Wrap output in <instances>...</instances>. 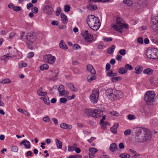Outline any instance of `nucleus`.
<instances>
[{
    "mask_svg": "<svg viewBox=\"0 0 158 158\" xmlns=\"http://www.w3.org/2000/svg\"><path fill=\"white\" fill-rule=\"evenodd\" d=\"M23 145L25 148H29L31 146L30 142L26 140H24L20 143V145Z\"/></svg>",
    "mask_w": 158,
    "mask_h": 158,
    "instance_id": "17",
    "label": "nucleus"
},
{
    "mask_svg": "<svg viewBox=\"0 0 158 158\" xmlns=\"http://www.w3.org/2000/svg\"><path fill=\"white\" fill-rule=\"evenodd\" d=\"M81 35L85 40L87 42H90L93 40V36L89 33L88 31L87 30L82 32Z\"/></svg>",
    "mask_w": 158,
    "mask_h": 158,
    "instance_id": "10",
    "label": "nucleus"
},
{
    "mask_svg": "<svg viewBox=\"0 0 158 158\" xmlns=\"http://www.w3.org/2000/svg\"><path fill=\"white\" fill-rule=\"evenodd\" d=\"M156 94L153 91L146 92L144 95V100L147 104H150L155 101Z\"/></svg>",
    "mask_w": 158,
    "mask_h": 158,
    "instance_id": "6",
    "label": "nucleus"
},
{
    "mask_svg": "<svg viewBox=\"0 0 158 158\" xmlns=\"http://www.w3.org/2000/svg\"><path fill=\"white\" fill-rule=\"evenodd\" d=\"M86 113L88 115L95 118H98L103 115L102 111L94 109L87 110L86 111Z\"/></svg>",
    "mask_w": 158,
    "mask_h": 158,
    "instance_id": "7",
    "label": "nucleus"
},
{
    "mask_svg": "<svg viewBox=\"0 0 158 158\" xmlns=\"http://www.w3.org/2000/svg\"><path fill=\"white\" fill-rule=\"evenodd\" d=\"M60 127L63 129H70L72 128V126L71 125H67L65 123H61Z\"/></svg>",
    "mask_w": 158,
    "mask_h": 158,
    "instance_id": "21",
    "label": "nucleus"
},
{
    "mask_svg": "<svg viewBox=\"0 0 158 158\" xmlns=\"http://www.w3.org/2000/svg\"><path fill=\"white\" fill-rule=\"evenodd\" d=\"M37 33L35 32H31L28 33L26 35L27 40L26 44L30 49H32L33 44L37 38Z\"/></svg>",
    "mask_w": 158,
    "mask_h": 158,
    "instance_id": "3",
    "label": "nucleus"
},
{
    "mask_svg": "<svg viewBox=\"0 0 158 158\" xmlns=\"http://www.w3.org/2000/svg\"><path fill=\"white\" fill-rule=\"evenodd\" d=\"M124 3L126 4L127 5L129 6H131L132 4V2L130 0H124L123 1Z\"/></svg>",
    "mask_w": 158,
    "mask_h": 158,
    "instance_id": "34",
    "label": "nucleus"
},
{
    "mask_svg": "<svg viewBox=\"0 0 158 158\" xmlns=\"http://www.w3.org/2000/svg\"><path fill=\"white\" fill-rule=\"evenodd\" d=\"M86 68L87 71L90 72L91 73L93 74H95V71L92 65L90 64L87 65Z\"/></svg>",
    "mask_w": 158,
    "mask_h": 158,
    "instance_id": "19",
    "label": "nucleus"
},
{
    "mask_svg": "<svg viewBox=\"0 0 158 158\" xmlns=\"http://www.w3.org/2000/svg\"><path fill=\"white\" fill-rule=\"evenodd\" d=\"M119 53L121 55L124 56L126 54V50L124 49H122L119 51Z\"/></svg>",
    "mask_w": 158,
    "mask_h": 158,
    "instance_id": "41",
    "label": "nucleus"
},
{
    "mask_svg": "<svg viewBox=\"0 0 158 158\" xmlns=\"http://www.w3.org/2000/svg\"><path fill=\"white\" fill-rule=\"evenodd\" d=\"M137 135L141 138H145L151 137V132L149 130L143 127H137L134 129Z\"/></svg>",
    "mask_w": 158,
    "mask_h": 158,
    "instance_id": "4",
    "label": "nucleus"
},
{
    "mask_svg": "<svg viewBox=\"0 0 158 158\" xmlns=\"http://www.w3.org/2000/svg\"><path fill=\"white\" fill-rule=\"evenodd\" d=\"M52 120L55 125H56L58 123V121L57 119L55 118H52Z\"/></svg>",
    "mask_w": 158,
    "mask_h": 158,
    "instance_id": "62",
    "label": "nucleus"
},
{
    "mask_svg": "<svg viewBox=\"0 0 158 158\" xmlns=\"http://www.w3.org/2000/svg\"><path fill=\"white\" fill-rule=\"evenodd\" d=\"M110 148L111 151L114 152L117 148L116 144L115 143L111 144L110 146Z\"/></svg>",
    "mask_w": 158,
    "mask_h": 158,
    "instance_id": "25",
    "label": "nucleus"
},
{
    "mask_svg": "<svg viewBox=\"0 0 158 158\" xmlns=\"http://www.w3.org/2000/svg\"><path fill=\"white\" fill-rule=\"evenodd\" d=\"M128 118L130 120H132L135 118V116L132 114H129L127 116Z\"/></svg>",
    "mask_w": 158,
    "mask_h": 158,
    "instance_id": "54",
    "label": "nucleus"
},
{
    "mask_svg": "<svg viewBox=\"0 0 158 158\" xmlns=\"http://www.w3.org/2000/svg\"><path fill=\"white\" fill-rule=\"evenodd\" d=\"M70 9V6L69 5H66L64 7V10L65 12H69Z\"/></svg>",
    "mask_w": 158,
    "mask_h": 158,
    "instance_id": "36",
    "label": "nucleus"
},
{
    "mask_svg": "<svg viewBox=\"0 0 158 158\" xmlns=\"http://www.w3.org/2000/svg\"><path fill=\"white\" fill-rule=\"evenodd\" d=\"M79 62L76 60H73L72 61V64L73 65H76L79 64Z\"/></svg>",
    "mask_w": 158,
    "mask_h": 158,
    "instance_id": "59",
    "label": "nucleus"
},
{
    "mask_svg": "<svg viewBox=\"0 0 158 158\" xmlns=\"http://www.w3.org/2000/svg\"><path fill=\"white\" fill-rule=\"evenodd\" d=\"M125 68L127 69H128L129 70H131L133 69L132 66L129 64H126L125 66Z\"/></svg>",
    "mask_w": 158,
    "mask_h": 158,
    "instance_id": "42",
    "label": "nucleus"
},
{
    "mask_svg": "<svg viewBox=\"0 0 158 158\" xmlns=\"http://www.w3.org/2000/svg\"><path fill=\"white\" fill-rule=\"evenodd\" d=\"M68 150L69 152H73L75 150L73 148L72 146H68Z\"/></svg>",
    "mask_w": 158,
    "mask_h": 158,
    "instance_id": "50",
    "label": "nucleus"
},
{
    "mask_svg": "<svg viewBox=\"0 0 158 158\" xmlns=\"http://www.w3.org/2000/svg\"><path fill=\"white\" fill-rule=\"evenodd\" d=\"M88 153L89 158H93L95 156V154L98 152V149L95 148H91L89 149Z\"/></svg>",
    "mask_w": 158,
    "mask_h": 158,
    "instance_id": "13",
    "label": "nucleus"
},
{
    "mask_svg": "<svg viewBox=\"0 0 158 158\" xmlns=\"http://www.w3.org/2000/svg\"><path fill=\"white\" fill-rule=\"evenodd\" d=\"M67 85L71 90H73V89H74V85L71 83L67 84Z\"/></svg>",
    "mask_w": 158,
    "mask_h": 158,
    "instance_id": "46",
    "label": "nucleus"
},
{
    "mask_svg": "<svg viewBox=\"0 0 158 158\" xmlns=\"http://www.w3.org/2000/svg\"><path fill=\"white\" fill-rule=\"evenodd\" d=\"M33 5L31 3H29L27 4V6L28 9L29 10L30 7H32L33 6Z\"/></svg>",
    "mask_w": 158,
    "mask_h": 158,
    "instance_id": "57",
    "label": "nucleus"
},
{
    "mask_svg": "<svg viewBox=\"0 0 158 158\" xmlns=\"http://www.w3.org/2000/svg\"><path fill=\"white\" fill-rule=\"evenodd\" d=\"M107 75L109 77L115 76L117 75V73H113L112 70H110L106 73Z\"/></svg>",
    "mask_w": 158,
    "mask_h": 158,
    "instance_id": "30",
    "label": "nucleus"
},
{
    "mask_svg": "<svg viewBox=\"0 0 158 158\" xmlns=\"http://www.w3.org/2000/svg\"><path fill=\"white\" fill-rule=\"evenodd\" d=\"M43 10L44 12L48 15L52 14L53 10L52 8L49 5H46L44 6Z\"/></svg>",
    "mask_w": 158,
    "mask_h": 158,
    "instance_id": "12",
    "label": "nucleus"
},
{
    "mask_svg": "<svg viewBox=\"0 0 158 158\" xmlns=\"http://www.w3.org/2000/svg\"><path fill=\"white\" fill-rule=\"evenodd\" d=\"M115 48V46L114 45H111L109 48L107 49V53L109 54H111L114 51Z\"/></svg>",
    "mask_w": 158,
    "mask_h": 158,
    "instance_id": "28",
    "label": "nucleus"
},
{
    "mask_svg": "<svg viewBox=\"0 0 158 158\" xmlns=\"http://www.w3.org/2000/svg\"><path fill=\"white\" fill-rule=\"evenodd\" d=\"M80 48V46L78 44H75L74 46V49H77L79 48Z\"/></svg>",
    "mask_w": 158,
    "mask_h": 158,
    "instance_id": "64",
    "label": "nucleus"
},
{
    "mask_svg": "<svg viewBox=\"0 0 158 158\" xmlns=\"http://www.w3.org/2000/svg\"><path fill=\"white\" fill-rule=\"evenodd\" d=\"M21 7L18 6H15L13 7V10L15 11H18L21 10Z\"/></svg>",
    "mask_w": 158,
    "mask_h": 158,
    "instance_id": "43",
    "label": "nucleus"
},
{
    "mask_svg": "<svg viewBox=\"0 0 158 158\" xmlns=\"http://www.w3.org/2000/svg\"><path fill=\"white\" fill-rule=\"evenodd\" d=\"M60 48L64 49H67L68 47L63 40L60 42Z\"/></svg>",
    "mask_w": 158,
    "mask_h": 158,
    "instance_id": "29",
    "label": "nucleus"
},
{
    "mask_svg": "<svg viewBox=\"0 0 158 158\" xmlns=\"http://www.w3.org/2000/svg\"><path fill=\"white\" fill-rule=\"evenodd\" d=\"M118 126V124H114L113 126L110 128L111 131L114 134L116 133L117 132V129Z\"/></svg>",
    "mask_w": 158,
    "mask_h": 158,
    "instance_id": "22",
    "label": "nucleus"
},
{
    "mask_svg": "<svg viewBox=\"0 0 158 158\" xmlns=\"http://www.w3.org/2000/svg\"><path fill=\"white\" fill-rule=\"evenodd\" d=\"M139 139V141H137L139 143H143L145 142H146L148 141V139Z\"/></svg>",
    "mask_w": 158,
    "mask_h": 158,
    "instance_id": "44",
    "label": "nucleus"
},
{
    "mask_svg": "<svg viewBox=\"0 0 158 158\" xmlns=\"http://www.w3.org/2000/svg\"><path fill=\"white\" fill-rule=\"evenodd\" d=\"M143 73L148 75H151L153 73V70L150 68L146 69L143 70Z\"/></svg>",
    "mask_w": 158,
    "mask_h": 158,
    "instance_id": "24",
    "label": "nucleus"
},
{
    "mask_svg": "<svg viewBox=\"0 0 158 158\" xmlns=\"http://www.w3.org/2000/svg\"><path fill=\"white\" fill-rule=\"evenodd\" d=\"M44 60L48 63H53L55 61V58L52 55H46L44 57Z\"/></svg>",
    "mask_w": 158,
    "mask_h": 158,
    "instance_id": "11",
    "label": "nucleus"
},
{
    "mask_svg": "<svg viewBox=\"0 0 158 158\" xmlns=\"http://www.w3.org/2000/svg\"><path fill=\"white\" fill-rule=\"evenodd\" d=\"M143 68L142 66L138 65L137 66L135 69V73L139 74L142 71Z\"/></svg>",
    "mask_w": 158,
    "mask_h": 158,
    "instance_id": "20",
    "label": "nucleus"
},
{
    "mask_svg": "<svg viewBox=\"0 0 158 158\" xmlns=\"http://www.w3.org/2000/svg\"><path fill=\"white\" fill-rule=\"evenodd\" d=\"M69 94V92L64 89V87L62 85H60V95H67Z\"/></svg>",
    "mask_w": 158,
    "mask_h": 158,
    "instance_id": "15",
    "label": "nucleus"
},
{
    "mask_svg": "<svg viewBox=\"0 0 158 158\" xmlns=\"http://www.w3.org/2000/svg\"><path fill=\"white\" fill-rule=\"evenodd\" d=\"M102 128L104 130L106 129V126L104 123H100Z\"/></svg>",
    "mask_w": 158,
    "mask_h": 158,
    "instance_id": "52",
    "label": "nucleus"
},
{
    "mask_svg": "<svg viewBox=\"0 0 158 158\" xmlns=\"http://www.w3.org/2000/svg\"><path fill=\"white\" fill-rule=\"evenodd\" d=\"M119 156L121 158H130V155L127 153H122L120 154Z\"/></svg>",
    "mask_w": 158,
    "mask_h": 158,
    "instance_id": "32",
    "label": "nucleus"
},
{
    "mask_svg": "<svg viewBox=\"0 0 158 158\" xmlns=\"http://www.w3.org/2000/svg\"><path fill=\"white\" fill-rule=\"evenodd\" d=\"M49 67L48 65L47 64H44L40 66V69L41 70L47 69Z\"/></svg>",
    "mask_w": 158,
    "mask_h": 158,
    "instance_id": "33",
    "label": "nucleus"
},
{
    "mask_svg": "<svg viewBox=\"0 0 158 158\" xmlns=\"http://www.w3.org/2000/svg\"><path fill=\"white\" fill-rule=\"evenodd\" d=\"M152 21L153 22L154 25L152 27L154 30L158 32V16L155 17V19H152Z\"/></svg>",
    "mask_w": 158,
    "mask_h": 158,
    "instance_id": "14",
    "label": "nucleus"
},
{
    "mask_svg": "<svg viewBox=\"0 0 158 158\" xmlns=\"http://www.w3.org/2000/svg\"><path fill=\"white\" fill-rule=\"evenodd\" d=\"M1 83H2L3 84H4L6 83H9L11 82V81L8 79H5L2 80V81L0 82Z\"/></svg>",
    "mask_w": 158,
    "mask_h": 158,
    "instance_id": "37",
    "label": "nucleus"
},
{
    "mask_svg": "<svg viewBox=\"0 0 158 158\" xmlns=\"http://www.w3.org/2000/svg\"><path fill=\"white\" fill-rule=\"evenodd\" d=\"M13 56H9V54H8L7 55H4L2 56L1 58V59L4 61H6L8 60L10 58H11Z\"/></svg>",
    "mask_w": 158,
    "mask_h": 158,
    "instance_id": "26",
    "label": "nucleus"
},
{
    "mask_svg": "<svg viewBox=\"0 0 158 158\" xmlns=\"http://www.w3.org/2000/svg\"><path fill=\"white\" fill-rule=\"evenodd\" d=\"M68 99L65 98H60V102L61 103H66Z\"/></svg>",
    "mask_w": 158,
    "mask_h": 158,
    "instance_id": "40",
    "label": "nucleus"
},
{
    "mask_svg": "<svg viewBox=\"0 0 158 158\" xmlns=\"http://www.w3.org/2000/svg\"><path fill=\"white\" fill-rule=\"evenodd\" d=\"M110 65L109 64L107 63L106 65V69L107 70H109L110 69Z\"/></svg>",
    "mask_w": 158,
    "mask_h": 158,
    "instance_id": "55",
    "label": "nucleus"
},
{
    "mask_svg": "<svg viewBox=\"0 0 158 158\" xmlns=\"http://www.w3.org/2000/svg\"><path fill=\"white\" fill-rule=\"evenodd\" d=\"M87 8L89 10H94L97 9V7L96 5L90 3L87 6Z\"/></svg>",
    "mask_w": 158,
    "mask_h": 158,
    "instance_id": "23",
    "label": "nucleus"
},
{
    "mask_svg": "<svg viewBox=\"0 0 158 158\" xmlns=\"http://www.w3.org/2000/svg\"><path fill=\"white\" fill-rule=\"evenodd\" d=\"M31 11L33 13L36 14L38 12V9L36 7L34 6L32 8Z\"/></svg>",
    "mask_w": 158,
    "mask_h": 158,
    "instance_id": "38",
    "label": "nucleus"
},
{
    "mask_svg": "<svg viewBox=\"0 0 158 158\" xmlns=\"http://www.w3.org/2000/svg\"><path fill=\"white\" fill-rule=\"evenodd\" d=\"M59 73V70L58 69L55 70L53 71L52 75V78L53 81H55L57 79V77H58V75Z\"/></svg>",
    "mask_w": 158,
    "mask_h": 158,
    "instance_id": "18",
    "label": "nucleus"
},
{
    "mask_svg": "<svg viewBox=\"0 0 158 158\" xmlns=\"http://www.w3.org/2000/svg\"><path fill=\"white\" fill-rule=\"evenodd\" d=\"M137 41L139 44H142L143 43V40L141 37H139L138 38Z\"/></svg>",
    "mask_w": 158,
    "mask_h": 158,
    "instance_id": "53",
    "label": "nucleus"
},
{
    "mask_svg": "<svg viewBox=\"0 0 158 158\" xmlns=\"http://www.w3.org/2000/svg\"><path fill=\"white\" fill-rule=\"evenodd\" d=\"M61 21L64 24L67 23L68 22L67 17L64 14L61 13L60 14Z\"/></svg>",
    "mask_w": 158,
    "mask_h": 158,
    "instance_id": "16",
    "label": "nucleus"
},
{
    "mask_svg": "<svg viewBox=\"0 0 158 158\" xmlns=\"http://www.w3.org/2000/svg\"><path fill=\"white\" fill-rule=\"evenodd\" d=\"M96 77L94 75H90L87 77V80L88 82H90L92 80H95L96 79Z\"/></svg>",
    "mask_w": 158,
    "mask_h": 158,
    "instance_id": "27",
    "label": "nucleus"
},
{
    "mask_svg": "<svg viewBox=\"0 0 158 158\" xmlns=\"http://www.w3.org/2000/svg\"><path fill=\"white\" fill-rule=\"evenodd\" d=\"M99 94V90L98 89H95L92 91V94L89 96L90 101L92 103L94 104L97 102Z\"/></svg>",
    "mask_w": 158,
    "mask_h": 158,
    "instance_id": "8",
    "label": "nucleus"
},
{
    "mask_svg": "<svg viewBox=\"0 0 158 158\" xmlns=\"http://www.w3.org/2000/svg\"><path fill=\"white\" fill-rule=\"evenodd\" d=\"M43 120L45 122H48L50 120V118L48 116L43 118Z\"/></svg>",
    "mask_w": 158,
    "mask_h": 158,
    "instance_id": "45",
    "label": "nucleus"
},
{
    "mask_svg": "<svg viewBox=\"0 0 158 158\" xmlns=\"http://www.w3.org/2000/svg\"><path fill=\"white\" fill-rule=\"evenodd\" d=\"M40 99L43 100V101L45 104L47 105H49L50 104V102L48 100H47L46 98H44L43 97H41Z\"/></svg>",
    "mask_w": 158,
    "mask_h": 158,
    "instance_id": "39",
    "label": "nucleus"
},
{
    "mask_svg": "<svg viewBox=\"0 0 158 158\" xmlns=\"http://www.w3.org/2000/svg\"><path fill=\"white\" fill-rule=\"evenodd\" d=\"M2 98V96L0 94V106H4V103L1 100Z\"/></svg>",
    "mask_w": 158,
    "mask_h": 158,
    "instance_id": "58",
    "label": "nucleus"
},
{
    "mask_svg": "<svg viewBox=\"0 0 158 158\" xmlns=\"http://www.w3.org/2000/svg\"><path fill=\"white\" fill-rule=\"evenodd\" d=\"M34 53L33 52H30L28 54V57L30 58H31L34 56Z\"/></svg>",
    "mask_w": 158,
    "mask_h": 158,
    "instance_id": "56",
    "label": "nucleus"
},
{
    "mask_svg": "<svg viewBox=\"0 0 158 158\" xmlns=\"http://www.w3.org/2000/svg\"><path fill=\"white\" fill-rule=\"evenodd\" d=\"M110 114L111 115L116 116H118L119 115L118 113H117L116 111H114L110 112Z\"/></svg>",
    "mask_w": 158,
    "mask_h": 158,
    "instance_id": "51",
    "label": "nucleus"
},
{
    "mask_svg": "<svg viewBox=\"0 0 158 158\" xmlns=\"http://www.w3.org/2000/svg\"><path fill=\"white\" fill-rule=\"evenodd\" d=\"M87 19V23L91 29L95 31L99 29L100 24L98 18L91 15L88 16Z\"/></svg>",
    "mask_w": 158,
    "mask_h": 158,
    "instance_id": "1",
    "label": "nucleus"
},
{
    "mask_svg": "<svg viewBox=\"0 0 158 158\" xmlns=\"http://www.w3.org/2000/svg\"><path fill=\"white\" fill-rule=\"evenodd\" d=\"M123 22L121 18H118L116 19V24H114L112 27L114 29L121 33L123 31V28L126 29L127 28V25L123 23Z\"/></svg>",
    "mask_w": 158,
    "mask_h": 158,
    "instance_id": "5",
    "label": "nucleus"
},
{
    "mask_svg": "<svg viewBox=\"0 0 158 158\" xmlns=\"http://www.w3.org/2000/svg\"><path fill=\"white\" fill-rule=\"evenodd\" d=\"M106 94L109 98L112 100L119 99L123 97V94L121 92L111 89H107Z\"/></svg>",
    "mask_w": 158,
    "mask_h": 158,
    "instance_id": "2",
    "label": "nucleus"
},
{
    "mask_svg": "<svg viewBox=\"0 0 158 158\" xmlns=\"http://www.w3.org/2000/svg\"><path fill=\"white\" fill-rule=\"evenodd\" d=\"M51 24L53 26H58L59 22L57 21L53 20L52 21Z\"/></svg>",
    "mask_w": 158,
    "mask_h": 158,
    "instance_id": "47",
    "label": "nucleus"
},
{
    "mask_svg": "<svg viewBox=\"0 0 158 158\" xmlns=\"http://www.w3.org/2000/svg\"><path fill=\"white\" fill-rule=\"evenodd\" d=\"M119 148L120 149H123L124 148L123 144L122 143H120L119 144Z\"/></svg>",
    "mask_w": 158,
    "mask_h": 158,
    "instance_id": "63",
    "label": "nucleus"
},
{
    "mask_svg": "<svg viewBox=\"0 0 158 158\" xmlns=\"http://www.w3.org/2000/svg\"><path fill=\"white\" fill-rule=\"evenodd\" d=\"M11 150L12 151L15 152H18L19 150L18 147L15 145L12 146L11 148Z\"/></svg>",
    "mask_w": 158,
    "mask_h": 158,
    "instance_id": "35",
    "label": "nucleus"
},
{
    "mask_svg": "<svg viewBox=\"0 0 158 158\" xmlns=\"http://www.w3.org/2000/svg\"><path fill=\"white\" fill-rule=\"evenodd\" d=\"M147 57L150 59H158V51L156 48H152L148 50L147 52Z\"/></svg>",
    "mask_w": 158,
    "mask_h": 158,
    "instance_id": "9",
    "label": "nucleus"
},
{
    "mask_svg": "<svg viewBox=\"0 0 158 158\" xmlns=\"http://www.w3.org/2000/svg\"><path fill=\"white\" fill-rule=\"evenodd\" d=\"M131 131L130 129H127L124 132V135H127L131 134Z\"/></svg>",
    "mask_w": 158,
    "mask_h": 158,
    "instance_id": "48",
    "label": "nucleus"
},
{
    "mask_svg": "<svg viewBox=\"0 0 158 158\" xmlns=\"http://www.w3.org/2000/svg\"><path fill=\"white\" fill-rule=\"evenodd\" d=\"M104 41L108 42L109 41H111L112 40V39L111 38H107L106 37L104 38Z\"/></svg>",
    "mask_w": 158,
    "mask_h": 158,
    "instance_id": "60",
    "label": "nucleus"
},
{
    "mask_svg": "<svg viewBox=\"0 0 158 158\" xmlns=\"http://www.w3.org/2000/svg\"><path fill=\"white\" fill-rule=\"evenodd\" d=\"M118 72L119 73L123 74L126 73L127 72V70L125 67H121L119 69Z\"/></svg>",
    "mask_w": 158,
    "mask_h": 158,
    "instance_id": "31",
    "label": "nucleus"
},
{
    "mask_svg": "<svg viewBox=\"0 0 158 158\" xmlns=\"http://www.w3.org/2000/svg\"><path fill=\"white\" fill-rule=\"evenodd\" d=\"M118 77H112L111 78V80L112 82H115L118 81Z\"/></svg>",
    "mask_w": 158,
    "mask_h": 158,
    "instance_id": "49",
    "label": "nucleus"
},
{
    "mask_svg": "<svg viewBox=\"0 0 158 158\" xmlns=\"http://www.w3.org/2000/svg\"><path fill=\"white\" fill-rule=\"evenodd\" d=\"M21 67L20 66H19V67L20 68H22V67H26L27 66V64L26 63H23L21 64Z\"/></svg>",
    "mask_w": 158,
    "mask_h": 158,
    "instance_id": "61",
    "label": "nucleus"
}]
</instances>
